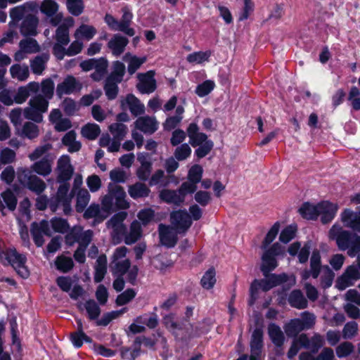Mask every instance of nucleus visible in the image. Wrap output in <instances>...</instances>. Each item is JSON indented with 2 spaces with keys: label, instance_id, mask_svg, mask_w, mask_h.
<instances>
[{
  "label": "nucleus",
  "instance_id": "f257e3e1",
  "mask_svg": "<svg viewBox=\"0 0 360 360\" xmlns=\"http://www.w3.org/2000/svg\"><path fill=\"white\" fill-rule=\"evenodd\" d=\"M328 237L330 240H335L340 250H347V254L351 257H355L360 250V235H352L339 224H335L331 227Z\"/></svg>",
  "mask_w": 360,
  "mask_h": 360
},
{
  "label": "nucleus",
  "instance_id": "f03ea898",
  "mask_svg": "<svg viewBox=\"0 0 360 360\" xmlns=\"http://www.w3.org/2000/svg\"><path fill=\"white\" fill-rule=\"evenodd\" d=\"M187 134L189 138V143L193 147L199 146L195 153L199 158L206 156L212 149L214 143L211 140L207 139L205 134L200 132L197 124L191 123L187 129Z\"/></svg>",
  "mask_w": 360,
  "mask_h": 360
},
{
  "label": "nucleus",
  "instance_id": "7ed1b4c3",
  "mask_svg": "<svg viewBox=\"0 0 360 360\" xmlns=\"http://www.w3.org/2000/svg\"><path fill=\"white\" fill-rule=\"evenodd\" d=\"M74 24V19L72 17H68L64 19L62 24L58 25L56 30L54 36L56 43L53 46V53L58 60L63 59L64 47L70 43L69 30Z\"/></svg>",
  "mask_w": 360,
  "mask_h": 360
},
{
  "label": "nucleus",
  "instance_id": "20e7f679",
  "mask_svg": "<svg viewBox=\"0 0 360 360\" xmlns=\"http://www.w3.org/2000/svg\"><path fill=\"white\" fill-rule=\"evenodd\" d=\"M324 338L319 334H314L310 339L305 334H302L295 338L290 347L288 356L290 359L295 356L301 347L310 349L316 353L323 345Z\"/></svg>",
  "mask_w": 360,
  "mask_h": 360
},
{
  "label": "nucleus",
  "instance_id": "39448f33",
  "mask_svg": "<svg viewBox=\"0 0 360 360\" xmlns=\"http://www.w3.org/2000/svg\"><path fill=\"white\" fill-rule=\"evenodd\" d=\"M286 281V275H276V274H267L265 278L258 281L255 280L250 286V304H254L255 300L259 297V292L260 290L266 292L274 288V286L281 283Z\"/></svg>",
  "mask_w": 360,
  "mask_h": 360
},
{
  "label": "nucleus",
  "instance_id": "423d86ee",
  "mask_svg": "<svg viewBox=\"0 0 360 360\" xmlns=\"http://www.w3.org/2000/svg\"><path fill=\"white\" fill-rule=\"evenodd\" d=\"M48 108L49 101L41 94L37 95L30 98L28 105L24 109V117L27 120L41 123L43 121V114L47 111Z\"/></svg>",
  "mask_w": 360,
  "mask_h": 360
},
{
  "label": "nucleus",
  "instance_id": "0eeeda50",
  "mask_svg": "<svg viewBox=\"0 0 360 360\" xmlns=\"http://www.w3.org/2000/svg\"><path fill=\"white\" fill-rule=\"evenodd\" d=\"M103 197L108 198L110 208L112 211H113L114 206L118 210H127L130 206L124 188L116 184L110 183L108 185V193Z\"/></svg>",
  "mask_w": 360,
  "mask_h": 360
},
{
  "label": "nucleus",
  "instance_id": "6e6552de",
  "mask_svg": "<svg viewBox=\"0 0 360 360\" xmlns=\"http://www.w3.org/2000/svg\"><path fill=\"white\" fill-rule=\"evenodd\" d=\"M101 205L92 203L84 211L85 219H94V223L98 224L104 221L112 212L110 208V202L108 197L101 196L100 198Z\"/></svg>",
  "mask_w": 360,
  "mask_h": 360
},
{
  "label": "nucleus",
  "instance_id": "1a4fd4ad",
  "mask_svg": "<svg viewBox=\"0 0 360 360\" xmlns=\"http://www.w3.org/2000/svg\"><path fill=\"white\" fill-rule=\"evenodd\" d=\"M18 179L32 191L39 195L46 188L45 182L35 175L27 168H20L18 169Z\"/></svg>",
  "mask_w": 360,
  "mask_h": 360
},
{
  "label": "nucleus",
  "instance_id": "9d476101",
  "mask_svg": "<svg viewBox=\"0 0 360 360\" xmlns=\"http://www.w3.org/2000/svg\"><path fill=\"white\" fill-rule=\"evenodd\" d=\"M359 279V266L358 265L352 264L348 266L343 274L337 278L335 287L340 290H343L353 285L354 283Z\"/></svg>",
  "mask_w": 360,
  "mask_h": 360
},
{
  "label": "nucleus",
  "instance_id": "9b49d317",
  "mask_svg": "<svg viewBox=\"0 0 360 360\" xmlns=\"http://www.w3.org/2000/svg\"><path fill=\"white\" fill-rule=\"evenodd\" d=\"M56 180L58 183L68 181L74 172V167L71 164L70 158L67 155H62L58 160L56 169Z\"/></svg>",
  "mask_w": 360,
  "mask_h": 360
},
{
  "label": "nucleus",
  "instance_id": "f8f14e48",
  "mask_svg": "<svg viewBox=\"0 0 360 360\" xmlns=\"http://www.w3.org/2000/svg\"><path fill=\"white\" fill-rule=\"evenodd\" d=\"M170 221L173 228L179 233H185L192 224L188 213L182 210L172 212L170 214Z\"/></svg>",
  "mask_w": 360,
  "mask_h": 360
},
{
  "label": "nucleus",
  "instance_id": "ddd939ff",
  "mask_svg": "<svg viewBox=\"0 0 360 360\" xmlns=\"http://www.w3.org/2000/svg\"><path fill=\"white\" fill-rule=\"evenodd\" d=\"M93 237V231L87 230L83 231L80 227H74L71 232L67 235L66 240L70 244L75 242L79 243V247L86 248Z\"/></svg>",
  "mask_w": 360,
  "mask_h": 360
},
{
  "label": "nucleus",
  "instance_id": "4468645a",
  "mask_svg": "<svg viewBox=\"0 0 360 360\" xmlns=\"http://www.w3.org/2000/svg\"><path fill=\"white\" fill-rule=\"evenodd\" d=\"M155 72L148 71L144 74H139L137 77L139 83L136 85L138 90L141 94H151L156 89V80L155 79Z\"/></svg>",
  "mask_w": 360,
  "mask_h": 360
},
{
  "label": "nucleus",
  "instance_id": "2eb2a0df",
  "mask_svg": "<svg viewBox=\"0 0 360 360\" xmlns=\"http://www.w3.org/2000/svg\"><path fill=\"white\" fill-rule=\"evenodd\" d=\"M34 8V5L33 3L26 2L22 5L11 8L9 15L11 20L8 23V26L11 28L16 27L18 22L30 11H32Z\"/></svg>",
  "mask_w": 360,
  "mask_h": 360
},
{
  "label": "nucleus",
  "instance_id": "dca6fc26",
  "mask_svg": "<svg viewBox=\"0 0 360 360\" xmlns=\"http://www.w3.org/2000/svg\"><path fill=\"white\" fill-rule=\"evenodd\" d=\"M31 233L35 244L38 247L43 245L44 243V235L51 236L52 232L49 229L47 221H41L39 223H33L31 227Z\"/></svg>",
  "mask_w": 360,
  "mask_h": 360
},
{
  "label": "nucleus",
  "instance_id": "f3484780",
  "mask_svg": "<svg viewBox=\"0 0 360 360\" xmlns=\"http://www.w3.org/2000/svg\"><path fill=\"white\" fill-rule=\"evenodd\" d=\"M319 217H321L323 224L331 221L339 209L338 204L328 200L319 202Z\"/></svg>",
  "mask_w": 360,
  "mask_h": 360
},
{
  "label": "nucleus",
  "instance_id": "a211bd4d",
  "mask_svg": "<svg viewBox=\"0 0 360 360\" xmlns=\"http://www.w3.org/2000/svg\"><path fill=\"white\" fill-rule=\"evenodd\" d=\"M177 233L178 231L173 227L162 224L159 225L160 239L163 245L174 247L177 241Z\"/></svg>",
  "mask_w": 360,
  "mask_h": 360
},
{
  "label": "nucleus",
  "instance_id": "6ab92c4d",
  "mask_svg": "<svg viewBox=\"0 0 360 360\" xmlns=\"http://www.w3.org/2000/svg\"><path fill=\"white\" fill-rule=\"evenodd\" d=\"M82 88L81 84L73 76H68L56 88V94L61 97L65 94H70Z\"/></svg>",
  "mask_w": 360,
  "mask_h": 360
},
{
  "label": "nucleus",
  "instance_id": "aec40b11",
  "mask_svg": "<svg viewBox=\"0 0 360 360\" xmlns=\"http://www.w3.org/2000/svg\"><path fill=\"white\" fill-rule=\"evenodd\" d=\"M137 160L141 165L136 170V176L141 181H146L151 173L152 162L150 157L146 153H139L137 155Z\"/></svg>",
  "mask_w": 360,
  "mask_h": 360
},
{
  "label": "nucleus",
  "instance_id": "412c9836",
  "mask_svg": "<svg viewBox=\"0 0 360 360\" xmlns=\"http://www.w3.org/2000/svg\"><path fill=\"white\" fill-rule=\"evenodd\" d=\"M321 271V255L319 251H314L310 259V270L301 272L303 281H307L310 276L317 278Z\"/></svg>",
  "mask_w": 360,
  "mask_h": 360
},
{
  "label": "nucleus",
  "instance_id": "4be33fe9",
  "mask_svg": "<svg viewBox=\"0 0 360 360\" xmlns=\"http://www.w3.org/2000/svg\"><path fill=\"white\" fill-rule=\"evenodd\" d=\"M341 221L346 227L360 231V212L345 209L340 214Z\"/></svg>",
  "mask_w": 360,
  "mask_h": 360
},
{
  "label": "nucleus",
  "instance_id": "5701e85b",
  "mask_svg": "<svg viewBox=\"0 0 360 360\" xmlns=\"http://www.w3.org/2000/svg\"><path fill=\"white\" fill-rule=\"evenodd\" d=\"M122 107L124 109L128 108L134 116L141 115L145 111L144 105L133 94H129L122 101Z\"/></svg>",
  "mask_w": 360,
  "mask_h": 360
},
{
  "label": "nucleus",
  "instance_id": "b1692460",
  "mask_svg": "<svg viewBox=\"0 0 360 360\" xmlns=\"http://www.w3.org/2000/svg\"><path fill=\"white\" fill-rule=\"evenodd\" d=\"M135 127L145 134H151L158 129V122L153 117L143 116L136 120Z\"/></svg>",
  "mask_w": 360,
  "mask_h": 360
},
{
  "label": "nucleus",
  "instance_id": "393cba45",
  "mask_svg": "<svg viewBox=\"0 0 360 360\" xmlns=\"http://www.w3.org/2000/svg\"><path fill=\"white\" fill-rule=\"evenodd\" d=\"M39 20L33 15H27L23 19L20 31L23 36H35L37 34Z\"/></svg>",
  "mask_w": 360,
  "mask_h": 360
},
{
  "label": "nucleus",
  "instance_id": "a878e982",
  "mask_svg": "<svg viewBox=\"0 0 360 360\" xmlns=\"http://www.w3.org/2000/svg\"><path fill=\"white\" fill-rule=\"evenodd\" d=\"M97 34L96 28L89 24L82 23L74 32L73 36L76 39L90 41Z\"/></svg>",
  "mask_w": 360,
  "mask_h": 360
},
{
  "label": "nucleus",
  "instance_id": "bb28decb",
  "mask_svg": "<svg viewBox=\"0 0 360 360\" xmlns=\"http://www.w3.org/2000/svg\"><path fill=\"white\" fill-rule=\"evenodd\" d=\"M16 134L21 138L32 140L39 136L40 129L36 124L26 122L16 130Z\"/></svg>",
  "mask_w": 360,
  "mask_h": 360
},
{
  "label": "nucleus",
  "instance_id": "cd10ccee",
  "mask_svg": "<svg viewBox=\"0 0 360 360\" xmlns=\"http://www.w3.org/2000/svg\"><path fill=\"white\" fill-rule=\"evenodd\" d=\"M127 217V213L120 212L113 215L106 223L107 227L111 229L115 234H121L125 231L123 221Z\"/></svg>",
  "mask_w": 360,
  "mask_h": 360
},
{
  "label": "nucleus",
  "instance_id": "c85d7f7f",
  "mask_svg": "<svg viewBox=\"0 0 360 360\" xmlns=\"http://www.w3.org/2000/svg\"><path fill=\"white\" fill-rule=\"evenodd\" d=\"M128 42L129 41L126 37L120 34H115L108 41V46L114 56H119L124 52Z\"/></svg>",
  "mask_w": 360,
  "mask_h": 360
},
{
  "label": "nucleus",
  "instance_id": "c756f323",
  "mask_svg": "<svg viewBox=\"0 0 360 360\" xmlns=\"http://www.w3.org/2000/svg\"><path fill=\"white\" fill-rule=\"evenodd\" d=\"M159 196L162 201L177 206L181 205L184 202L183 196L180 194L179 189L176 191L164 189L160 191Z\"/></svg>",
  "mask_w": 360,
  "mask_h": 360
},
{
  "label": "nucleus",
  "instance_id": "7c9ffc66",
  "mask_svg": "<svg viewBox=\"0 0 360 360\" xmlns=\"http://www.w3.org/2000/svg\"><path fill=\"white\" fill-rule=\"evenodd\" d=\"M39 88V85L37 82H30L25 86L20 87L14 96V101L18 104L23 103L30 96V91L36 93Z\"/></svg>",
  "mask_w": 360,
  "mask_h": 360
},
{
  "label": "nucleus",
  "instance_id": "2f4dec72",
  "mask_svg": "<svg viewBox=\"0 0 360 360\" xmlns=\"http://www.w3.org/2000/svg\"><path fill=\"white\" fill-rule=\"evenodd\" d=\"M31 169L39 175L46 176L52 172V160L44 157L32 165Z\"/></svg>",
  "mask_w": 360,
  "mask_h": 360
},
{
  "label": "nucleus",
  "instance_id": "473e14b6",
  "mask_svg": "<svg viewBox=\"0 0 360 360\" xmlns=\"http://www.w3.org/2000/svg\"><path fill=\"white\" fill-rule=\"evenodd\" d=\"M123 60L128 65V72L130 75H133L146 61V57H138L135 55H132L130 53H127L123 57Z\"/></svg>",
  "mask_w": 360,
  "mask_h": 360
},
{
  "label": "nucleus",
  "instance_id": "72a5a7b5",
  "mask_svg": "<svg viewBox=\"0 0 360 360\" xmlns=\"http://www.w3.org/2000/svg\"><path fill=\"white\" fill-rule=\"evenodd\" d=\"M17 205V199L13 193L8 189L3 192L0 196V211L4 214V210L6 207L8 210L13 211Z\"/></svg>",
  "mask_w": 360,
  "mask_h": 360
},
{
  "label": "nucleus",
  "instance_id": "f704fd0d",
  "mask_svg": "<svg viewBox=\"0 0 360 360\" xmlns=\"http://www.w3.org/2000/svg\"><path fill=\"white\" fill-rule=\"evenodd\" d=\"M62 184L59 186L57 193L56 199L58 203L63 205L65 211L67 209H70V202L72 198V195H68L69 184L67 182L61 183Z\"/></svg>",
  "mask_w": 360,
  "mask_h": 360
},
{
  "label": "nucleus",
  "instance_id": "c9c22d12",
  "mask_svg": "<svg viewBox=\"0 0 360 360\" xmlns=\"http://www.w3.org/2000/svg\"><path fill=\"white\" fill-rule=\"evenodd\" d=\"M141 225L137 220L134 221L130 226L129 233L124 237V243L127 245L135 243L141 237Z\"/></svg>",
  "mask_w": 360,
  "mask_h": 360
},
{
  "label": "nucleus",
  "instance_id": "e433bc0d",
  "mask_svg": "<svg viewBox=\"0 0 360 360\" xmlns=\"http://www.w3.org/2000/svg\"><path fill=\"white\" fill-rule=\"evenodd\" d=\"M94 281L96 283L101 282L107 272V257L102 255L98 257L94 266Z\"/></svg>",
  "mask_w": 360,
  "mask_h": 360
},
{
  "label": "nucleus",
  "instance_id": "4c0bfd02",
  "mask_svg": "<svg viewBox=\"0 0 360 360\" xmlns=\"http://www.w3.org/2000/svg\"><path fill=\"white\" fill-rule=\"evenodd\" d=\"M49 59L48 53H43L36 56L30 61V68L33 73L36 75H41L46 68V63Z\"/></svg>",
  "mask_w": 360,
  "mask_h": 360
},
{
  "label": "nucleus",
  "instance_id": "58836bf2",
  "mask_svg": "<svg viewBox=\"0 0 360 360\" xmlns=\"http://www.w3.org/2000/svg\"><path fill=\"white\" fill-rule=\"evenodd\" d=\"M319 203H304L299 209L301 216L307 219L315 220L319 217Z\"/></svg>",
  "mask_w": 360,
  "mask_h": 360
},
{
  "label": "nucleus",
  "instance_id": "ea45409f",
  "mask_svg": "<svg viewBox=\"0 0 360 360\" xmlns=\"http://www.w3.org/2000/svg\"><path fill=\"white\" fill-rule=\"evenodd\" d=\"M122 12L123 15L122 20L120 22H119L120 26L119 31H121L130 37L134 36L135 32L134 29L129 27L133 18V15L127 8H123Z\"/></svg>",
  "mask_w": 360,
  "mask_h": 360
},
{
  "label": "nucleus",
  "instance_id": "a19ab883",
  "mask_svg": "<svg viewBox=\"0 0 360 360\" xmlns=\"http://www.w3.org/2000/svg\"><path fill=\"white\" fill-rule=\"evenodd\" d=\"M150 191V189L145 184L140 182L131 185L128 188V193L134 199L147 197Z\"/></svg>",
  "mask_w": 360,
  "mask_h": 360
},
{
  "label": "nucleus",
  "instance_id": "79ce46f5",
  "mask_svg": "<svg viewBox=\"0 0 360 360\" xmlns=\"http://www.w3.org/2000/svg\"><path fill=\"white\" fill-rule=\"evenodd\" d=\"M278 266V263L274 257L265 252L262 257L261 271L264 276Z\"/></svg>",
  "mask_w": 360,
  "mask_h": 360
},
{
  "label": "nucleus",
  "instance_id": "37998d69",
  "mask_svg": "<svg viewBox=\"0 0 360 360\" xmlns=\"http://www.w3.org/2000/svg\"><path fill=\"white\" fill-rule=\"evenodd\" d=\"M290 304L297 309H304L307 306V301L300 290H293L289 295Z\"/></svg>",
  "mask_w": 360,
  "mask_h": 360
},
{
  "label": "nucleus",
  "instance_id": "c03bdc74",
  "mask_svg": "<svg viewBox=\"0 0 360 360\" xmlns=\"http://www.w3.org/2000/svg\"><path fill=\"white\" fill-rule=\"evenodd\" d=\"M10 73L13 79L18 81H25L29 77V69L27 65H21L20 64H15L10 68Z\"/></svg>",
  "mask_w": 360,
  "mask_h": 360
},
{
  "label": "nucleus",
  "instance_id": "a18cd8bd",
  "mask_svg": "<svg viewBox=\"0 0 360 360\" xmlns=\"http://www.w3.org/2000/svg\"><path fill=\"white\" fill-rule=\"evenodd\" d=\"M263 332L260 328H256L252 334L250 342L251 352L259 354L262 347Z\"/></svg>",
  "mask_w": 360,
  "mask_h": 360
},
{
  "label": "nucleus",
  "instance_id": "49530a36",
  "mask_svg": "<svg viewBox=\"0 0 360 360\" xmlns=\"http://www.w3.org/2000/svg\"><path fill=\"white\" fill-rule=\"evenodd\" d=\"M91 199V195L85 188L79 189L77 193L76 210L78 212H82L89 204Z\"/></svg>",
  "mask_w": 360,
  "mask_h": 360
},
{
  "label": "nucleus",
  "instance_id": "de8ad7c7",
  "mask_svg": "<svg viewBox=\"0 0 360 360\" xmlns=\"http://www.w3.org/2000/svg\"><path fill=\"white\" fill-rule=\"evenodd\" d=\"M268 333L271 340L276 345L281 346L283 345L284 335L279 326L275 323L269 324L268 327Z\"/></svg>",
  "mask_w": 360,
  "mask_h": 360
},
{
  "label": "nucleus",
  "instance_id": "09e8293b",
  "mask_svg": "<svg viewBox=\"0 0 360 360\" xmlns=\"http://www.w3.org/2000/svg\"><path fill=\"white\" fill-rule=\"evenodd\" d=\"M101 133L99 126L95 123H88L82 127L81 129L82 135L89 140L96 139Z\"/></svg>",
  "mask_w": 360,
  "mask_h": 360
},
{
  "label": "nucleus",
  "instance_id": "8fccbe9b",
  "mask_svg": "<svg viewBox=\"0 0 360 360\" xmlns=\"http://www.w3.org/2000/svg\"><path fill=\"white\" fill-rule=\"evenodd\" d=\"M55 265L58 271L67 273L73 268L74 262L71 257L60 255L56 257Z\"/></svg>",
  "mask_w": 360,
  "mask_h": 360
},
{
  "label": "nucleus",
  "instance_id": "3c124183",
  "mask_svg": "<svg viewBox=\"0 0 360 360\" xmlns=\"http://www.w3.org/2000/svg\"><path fill=\"white\" fill-rule=\"evenodd\" d=\"M211 55L212 52L209 50L206 51H196L188 54L186 60L191 64H202L204 62L208 61Z\"/></svg>",
  "mask_w": 360,
  "mask_h": 360
},
{
  "label": "nucleus",
  "instance_id": "603ef678",
  "mask_svg": "<svg viewBox=\"0 0 360 360\" xmlns=\"http://www.w3.org/2000/svg\"><path fill=\"white\" fill-rule=\"evenodd\" d=\"M110 267L113 275L122 276L129 269L130 262L127 259L120 262H112Z\"/></svg>",
  "mask_w": 360,
  "mask_h": 360
},
{
  "label": "nucleus",
  "instance_id": "864d4df0",
  "mask_svg": "<svg viewBox=\"0 0 360 360\" xmlns=\"http://www.w3.org/2000/svg\"><path fill=\"white\" fill-rule=\"evenodd\" d=\"M19 48L22 49L28 54L35 53L40 51L39 44L32 38L22 39L19 43Z\"/></svg>",
  "mask_w": 360,
  "mask_h": 360
},
{
  "label": "nucleus",
  "instance_id": "5fc2aeb1",
  "mask_svg": "<svg viewBox=\"0 0 360 360\" xmlns=\"http://www.w3.org/2000/svg\"><path fill=\"white\" fill-rule=\"evenodd\" d=\"M216 272L214 269H209L202 276L200 283L203 288L210 290L213 288L216 283Z\"/></svg>",
  "mask_w": 360,
  "mask_h": 360
},
{
  "label": "nucleus",
  "instance_id": "6e6d98bb",
  "mask_svg": "<svg viewBox=\"0 0 360 360\" xmlns=\"http://www.w3.org/2000/svg\"><path fill=\"white\" fill-rule=\"evenodd\" d=\"M284 330L288 336H295L302 330H304L301 321L300 319H292L289 323H288L285 327Z\"/></svg>",
  "mask_w": 360,
  "mask_h": 360
},
{
  "label": "nucleus",
  "instance_id": "4d7b16f0",
  "mask_svg": "<svg viewBox=\"0 0 360 360\" xmlns=\"http://www.w3.org/2000/svg\"><path fill=\"white\" fill-rule=\"evenodd\" d=\"M109 131L113 135V138L118 140H122L127 134V127L120 122H116L109 126Z\"/></svg>",
  "mask_w": 360,
  "mask_h": 360
},
{
  "label": "nucleus",
  "instance_id": "13d9d810",
  "mask_svg": "<svg viewBox=\"0 0 360 360\" xmlns=\"http://www.w3.org/2000/svg\"><path fill=\"white\" fill-rule=\"evenodd\" d=\"M125 73V65L120 61H115L112 64V71L108 77L117 82H121Z\"/></svg>",
  "mask_w": 360,
  "mask_h": 360
},
{
  "label": "nucleus",
  "instance_id": "bf43d9fd",
  "mask_svg": "<svg viewBox=\"0 0 360 360\" xmlns=\"http://www.w3.org/2000/svg\"><path fill=\"white\" fill-rule=\"evenodd\" d=\"M84 47L83 41L80 39L74 40L70 46L66 49L64 47V51L63 53V59L65 56H73L79 53Z\"/></svg>",
  "mask_w": 360,
  "mask_h": 360
},
{
  "label": "nucleus",
  "instance_id": "052dcab7",
  "mask_svg": "<svg viewBox=\"0 0 360 360\" xmlns=\"http://www.w3.org/2000/svg\"><path fill=\"white\" fill-rule=\"evenodd\" d=\"M88 316L91 320L96 319L100 314L101 309L96 302L94 300H88L84 304Z\"/></svg>",
  "mask_w": 360,
  "mask_h": 360
},
{
  "label": "nucleus",
  "instance_id": "680f3d73",
  "mask_svg": "<svg viewBox=\"0 0 360 360\" xmlns=\"http://www.w3.org/2000/svg\"><path fill=\"white\" fill-rule=\"evenodd\" d=\"M117 81L112 79L110 78H107L104 86V89L105 91L106 96L108 99H114L118 93V87Z\"/></svg>",
  "mask_w": 360,
  "mask_h": 360
},
{
  "label": "nucleus",
  "instance_id": "e2e57ef3",
  "mask_svg": "<svg viewBox=\"0 0 360 360\" xmlns=\"http://www.w3.org/2000/svg\"><path fill=\"white\" fill-rule=\"evenodd\" d=\"M41 91L44 98L48 101L53 97L54 91V82L51 79H46L42 81L41 84Z\"/></svg>",
  "mask_w": 360,
  "mask_h": 360
},
{
  "label": "nucleus",
  "instance_id": "0e129e2a",
  "mask_svg": "<svg viewBox=\"0 0 360 360\" xmlns=\"http://www.w3.org/2000/svg\"><path fill=\"white\" fill-rule=\"evenodd\" d=\"M68 11L75 16H78L84 11L83 0H66Z\"/></svg>",
  "mask_w": 360,
  "mask_h": 360
},
{
  "label": "nucleus",
  "instance_id": "69168bd1",
  "mask_svg": "<svg viewBox=\"0 0 360 360\" xmlns=\"http://www.w3.org/2000/svg\"><path fill=\"white\" fill-rule=\"evenodd\" d=\"M153 265L161 272L165 273L168 269L172 267L173 262L162 257H156L153 259Z\"/></svg>",
  "mask_w": 360,
  "mask_h": 360
},
{
  "label": "nucleus",
  "instance_id": "338daca9",
  "mask_svg": "<svg viewBox=\"0 0 360 360\" xmlns=\"http://www.w3.org/2000/svg\"><path fill=\"white\" fill-rule=\"evenodd\" d=\"M58 9V4L52 0H44L40 7L41 11L47 16H53Z\"/></svg>",
  "mask_w": 360,
  "mask_h": 360
},
{
  "label": "nucleus",
  "instance_id": "774afa93",
  "mask_svg": "<svg viewBox=\"0 0 360 360\" xmlns=\"http://www.w3.org/2000/svg\"><path fill=\"white\" fill-rule=\"evenodd\" d=\"M348 100L355 110H360V91L356 86H352L349 92Z\"/></svg>",
  "mask_w": 360,
  "mask_h": 360
}]
</instances>
